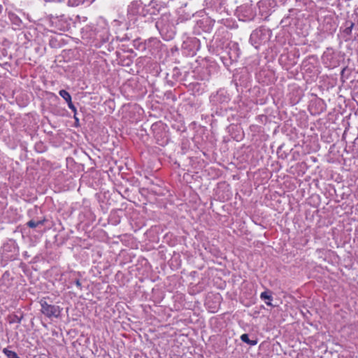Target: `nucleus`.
<instances>
[{"label": "nucleus", "instance_id": "nucleus-6", "mask_svg": "<svg viewBox=\"0 0 358 358\" xmlns=\"http://www.w3.org/2000/svg\"><path fill=\"white\" fill-rule=\"evenodd\" d=\"M45 222V220H38V221H34V220H30L27 222V226L30 228H36L40 225L43 224Z\"/></svg>", "mask_w": 358, "mask_h": 358}, {"label": "nucleus", "instance_id": "nucleus-10", "mask_svg": "<svg viewBox=\"0 0 358 358\" xmlns=\"http://www.w3.org/2000/svg\"><path fill=\"white\" fill-rule=\"evenodd\" d=\"M260 31H255L251 34V38L255 37L258 36V34Z\"/></svg>", "mask_w": 358, "mask_h": 358}, {"label": "nucleus", "instance_id": "nucleus-7", "mask_svg": "<svg viewBox=\"0 0 358 358\" xmlns=\"http://www.w3.org/2000/svg\"><path fill=\"white\" fill-rule=\"evenodd\" d=\"M3 352L7 357V358H20L16 352L14 351L10 350L7 348H4L3 350Z\"/></svg>", "mask_w": 358, "mask_h": 358}, {"label": "nucleus", "instance_id": "nucleus-3", "mask_svg": "<svg viewBox=\"0 0 358 358\" xmlns=\"http://www.w3.org/2000/svg\"><path fill=\"white\" fill-rule=\"evenodd\" d=\"M128 13L132 15H145L143 3L141 1H134L128 6Z\"/></svg>", "mask_w": 358, "mask_h": 358}, {"label": "nucleus", "instance_id": "nucleus-11", "mask_svg": "<svg viewBox=\"0 0 358 358\" xmlns=\"http://www.w3.org/2000/svg\"><path fill=\"white\" fill-rule=\"evenodd\" d=\"M271 301H266V303L268 305V306H272V303L271 302Z\"/></svg>", "mask_w": 358, "mask_h": 358}, {"label": "nucleus", "instance_id": "nucleus-13", "mask_svg": "<svg viewBox=\"0 0 358 358\" xmlns=\"http://www.w3.org/2000/svg\"><path fill=\"white\" fill-rule=\"evenodd\" d=\"M352 26H353V24H351V27H350V30L351 29V28L352 27Z\"/></svg>", "mask_w": 358, "mask_h": 358}, {"label": "nucleus", "instance_id": "nucleus-5", "mask_svg": "<svg viewBox=\"0 0 358 358\" xmlns=\"http://www.w3.org/2000/svg\"><path fill=\"white\" fill-rule=\"evenodd\" d=\"M241 340L252 346L256 345L257 344V340H250L249 338V336L247 334H243L241 336Z\"/></svg>", "mask_w": 358, "mask_h": 358}, {"label": "nucleus", "instance_id": "nucleus-2", "mask_svg": "<svg viewBox=\"0 0 358 358\" xmlns=\"http://www.w3.org/2000/svg\"><path fill=\"white\" fill-rule=\"evenodd\" d=\"M41 313L46 317L50 318L52 317H58L61 313L59 306L48 303L45 301L41 300Z\"/></svg>", "mask_w": 358, "mask_h": 358}, {"label": "nucleus", "instance_id": "nucleus-4", "mask_svg": "<svg viewBox=\"0 0 358 358\" xmlns=\"http://www.w3.org/2000/svg\"><path fill=\"white\" fill-rule=\"evenodd\" d=\"M59 94L66 101L69 108L73 111L76 112V108L71 101V96L70 94L64 90H61L59 92Z\"/></svg>", "mask_w": 358, "mask_h": 358}, {"label": "nucleus", "instance_id": "nucleus-1", "mask_svg": "<svg viewBox=\"0 0 358 358\" xmlns=\"http://www.w3.org/2000/svg\"><path fill=\"white\" fill-rule=\"evenodd\" d=\"M18 248L15 242L8 243L2 248L1 255L6 261H12L18 256Z\"/></svg>", "mask_w": 358, "mask_h": 358}, {"label": "nucleus", "instance_id": "nucleus-9", "mask_svg": "<svg viewBox=\"0 0 358 358\" xmlns=\"http://www.w3.org/2000/svg\"><path fill=\"white\" fill-rule=\"evenodd\" d=\"M75 283L78 288L81 289L82 286L79 280H76Z\"/></svg>", "mask_w": 358, "mask_h": 358}, {"label": "nucleus", "instance_id": "nucleus-12", "mask_svg": "<svg viewBox=\"0 0 358 358\" xmlns=\"http://www.w3.org/2000/svg\"><path fill=\"white\" fill-rule=\"evenodd\" d=\"M159 24H160V22H159V21H157V22H156V27H159Z\"/></svg>", "mask_w": 358, "mask_h": 358}, {"label": "nucleus", "instance_id": "nucleus-8", "mask_svg": "<svg viewBox=\"0 0 358 358\" xmlns=\"http://www.w3.org/2000/svg\"><path fill=\"white\" fill-rule=\"evenodd\" d=\"M260 297L262 299H264V300L267 299L268 301H272V299H273L272 296L268 292H262L260 295Z\"/></svg>", "mask_w": 358, "mask_h": 358}]
</instances>
